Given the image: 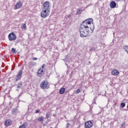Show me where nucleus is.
<instances>
[{"label":"nucleus","mask_w":128,"mask_h":128,"mask_svg":"<svg viewBox=\"0 0 128 128\" xmlns=\"http://www.w3.org/2000/svg\"><path fill=\"white\" fill-rule=\"evenodd\" d=\"M44 66H46V64H44L42 66V68H44Z\"/></svg>","instance_id":"26"},{"label":"nucleus","mask_w":128,"mask_h":128,"mask_svg":"<svg viewBox=\"0 0 128 128\" xmlns=\"http://www.w3.org/2000/svg\"><path fill=\"white\" fill-rule=\"evenodd\" d=\"M124 106H126V103H121V108H124Z\"/></svg>","instance_id":"22"},{"label":"nucleus","mask_w":128,"mask_h":128,"mask_svg":"<svg viewBox=\"0 0 128 128\" xmlns=\"http://www.w3.org/2000/svg\"><path fill=\"white\" fill-rule=\"evenodd\" d=\"M115 0V2H120V0Z\"/></svg>","instance_id":"27"},{"label":"nucleus","mask_w":128,"mask_h":128,"mask_svg":"<svg viewBox=\"0 0 128 128\" xmlns=\"http://www.w3.org/2000/svg\"><path fill=\"white\" fill-rule=\"evenodd\" d=\"M12 121L10 119H8L6 120L4 123V126H12Z\"/></svg>","instance_id":"9"},{"label":"nucleus","mask_w":128,"mask_h":128,"mask_svg":"<svg viewBox=\"0 0 128 128\" xmlns=\"http://www.w3.org/2000/svg\"><path fill=\"white\" fill-rule=\"evenodd\" d=\"M84 126L86 128H90L92 127V121L88 120L84 123Z\"/></svg>","instance_id":"5"},{"label":"nucleus","mask_w":128,"mask_h":128,"mask_svg":"<svg viewBox=\"0 0 128 128\" xmlns=\"http://www.w3.org/2000/svg\"><path fill=\"white\" fill-rule=\"evenodd\" d=\"M30 66H36V63L34 62H30Z\"/></svg>","instance_id":"16"},{"label":"nucleus","mask_w":128,"mask_h":128,"mask_svg":"<svg viewBox=\"0 0 128 128\" xmlns=\"http://www.w3.org/2000/svg\"><path fill=\"white\" fill-rule=\"evenodd\" d=\"M70 126V123H68L67 124H66V128H69Z\"/></svg>","instance_id":"25"},{"label":"nucleus","mask_w":128,"mask_h":128,"mask_svg":"<svg viewBox=\"0 0 128 128\" xmlns=\"http://www.w3.org/2000/svg\"><path fill=\"white\" fill-rule=\"evenodd\" d=\"M80 89H77L75 92L76 94H80Z\"/></svg>","instance_id":"20"},{"label":"nucleus","mask_w":128,"mask_h":128,"mask_svg":"<svg viewBox=\"0 0 128 128\" xmlns=\"http://www.w3.org/2000/svg\"><path fill=\"white\" fill-rule=\"evenodd\" d=\"M124 126V124H122V126Z\"/></svg>","instance_id":"28"},{"label":"nucleus","mask_w":128,"mask_h":128,"mask_svg":"<svg viewBox=\"0 0 128 128\" xmlns=\"http://www.w3.org/2000/svg\"><path fill=\"white\" fill-rule=\"evenodd\" d=\"M50 6L49 2H44V8L42 11L40 13V16H50Z\"/></svg>","instance_id":"2"},{"label":"nucleus","mask_w":128,"mask_h":128,"mask_svg":"<svg viewBox=\"0 0 128 128\" xmlns=\"http://www.w3.org/2000/svg\"><path fill=\"white\" fill-rule=\"evenodd\" d=\"M82 10H81L80 8L78 9L76 11V14H78V16H80V14H82Z\"/></svg>","instance_id":"14"},{"label":"nucleus","mask_w":128,"mask_h":128,"mask_svg":"<svg viewBox=\"0 0 128 128\" xmlns=\"http://www.w3.org/2000/svg\"><path fill=\"white\" fill-rule=\"evenodd\" d=\"M50 118V112H47L46 114V118H47V120H48Z\"/></svg>","instance_id":"19"},{"label":"nucleus","mask_w":128,"mask_h":128,"mask_svg":"<svg viewBox=\"0 0 128 128\" xmlns=\"http://www.w3.org/2000/svg\"><path fill=\"white\" fill-rule=\"evenodd\" d=\"M120 74V72L118 70L114 69L112 71V76H118Z\"/></svg>","instance_id":"10"},{"label":"nucleus","mask_w":128,"mask_h":128,"mask_svg":"<svg viewBox=\"0 0 128 128\" xmlns=\"http://www.w3.org/2000/svg\"><path fill=\"white\" fill-rule=\"evenodd\" d=\"M38 120L39 122H43L44 121V117L43 116H40L38 118Z\"/></svg>","instance_id":"18"},{"label":"nucleus","mask_w":128,"mask_h":128,"mask_svg":"<svg viewBox=\"0 0 128 128\" xmlns=\"http://www.w3.org/2000/svg\"><path fill=\"white\" fill-rule=\"evenodd\" d=\"M116 6V3L114 1H112L110 3V8H114Z\"/></svg>","instance_id":"11"},{"label":"nucleus","mask_w":128,"mask_h":128,"mask_svg":"<svg viewBox=\"0 0 128 128\" xmlns=\"http://www.w3.org/2000/svg\"><path fill=\"white\" fill-rule=\"evenodd\" d=\"M124 50H126V52H128V46H124Z\"/></svg>","instance_id":"17"},{"label":"nucleus","mask_w":128,"mask_h":128,"mask_svg":"<svg viewBox=\"0 0 128 128\" xmlns=\"http://www.w3.org/2000/svg\"><path fill=\"white\" fill-rule=\"evenodd\" d=\"M43 18H46V16H43Z\"/></svg>","instance_id":"30"},{"label":"nucleus","mask_w":128,"mask_h":128,"mask_svg":"<svg viewBox=\"0 0 128 128\" xmlns=\"http://www.w3.org/2000/svg\"><path fill=\"white\" fill-rule=\"evenodd\" d=\"M59 92L60 94H64L66 92V88H62L60 90Z\"/></svg>","instance_id":"12"},{"label":"nucleus","mask_w":128,"mask_h":128,"mask_svg":"<svg viewBox=\"0 0 128 128\" xmlns=\"http://www.w3.org/2000/svg\"><path fill=\"white\" fill-rule=\"evenodd\" d=\"M38 112H40V110H36L35 114H38Z\"/></svg>","instance_id":"24"},{"label":"nucleus","mask_w":128,"mask_h":128,"mask_svg":"<svg viewBox=\"0 0 128 128\" xmlns=\"http://www.w3.org/2000/svg\"><path fill=\"white\" fill-rule=\"evenodd\" d=\"M54 116H56V115L54 114Z\"/></svg>","instance_id":"29"},{"label":"nucleus","mask_w":128,"mask_h":128,"mask_svg":"<svg viewBox=\"0 0 128 128\" xmlns=\"http://www.w3.org/2000/svg\"><path fill=\"white\" fill-rule=\"evenodd\" d=\"M26 122H24L22 125L20 126L18 128H26Z\"/></svg>","instance_id":"13"},{"label":"nucleus","mask_w":128,"mask_h":128,"mask_svg":"<svg viewBox=\"0 0 128 128\" xmlns=\"http://www.w3.org/2000/svg\"><path fill=\"white\" fill-rule=\"evenodd\" d=\"M22 30H24V28H26V24H22V26H21Z\"/></svg>","instance_id":"15"},{"label":"nucleus","mask_w":128,"mask_h":128,"mask_svg":"<svg viewBox=\"0 0 128 128\" xmlns=\"http://www.w3.org/2000/svg\"><path fill=\"white\" fill-rule=\"evenodd\" d=\"M44 74V70L42 68H40L38 70L37 72V76H42Z\"/></svg>","instance_id":"7"},{"label":"nucleus","mask_w":128,"mask_h":128,"mask_svg":"<svg viewBox=\"0 0 128 128\" xmlns=\"http://www.w3.org/2000/svg\"><path fill=\"white\" fill-rule=\"evenodd\" d=\"M22 70H20L18 74L16 76V82L20 80L22 78Z\"/></svg>","instance_id":"6"},{"label":"nucleus","mask_w":128,"mask_h":128,"mask_svg":"<svg viewBox=\"0 0 128 128\" xmlns=\"http://www.w3.org/2000/svg\"><path fill=\"white\" fill-rule=\"evenodd\" d=\"M40 87L42 90H48L50 88V83L48 80H43L40 84Z\"/></svg>","instance_id":"3"},{"label":"nucleus","mask_w":128,"mask_h":128,"mask_svg":"<svg viewBox=\"0 0 128 128\" xmlns=\"http://www.w3.org/2000/svg\"><path fill=\"white\" fill-rule=\"evenodd\" d=\"M12 54H16V49H14V48H12Z\"/></svg>","instance_id":"21"},{"label":"nucleus","mask_w":128,"mask_h":128,"mask_svg":"<svg viewBox=\"0 0 128 128\" xmlns=\"http://www.w3.org/2000/svg\"><path fill=\"white\" fill-rule=\"evenodd\" d=\"M22 6V3L20 1L18 2L15 6V8L14 9L15 10H18V8H20Z\"/></svg>","instance_id":"8"},{"label":"nucleus","mask_w":128,"mask_h":128,"mask_svg":"<svg viewBox=\"0 0 128 128\" xmlns=\"http://www.w3.org/2000/svg\"><path fill=\"white\" fill-rule=\"evenodd\" d=\"M8 38L10 42H12L16 40V36L14 32H12L8 36Z\"/></svg>","instance_id":"4"},{"label":"nucleus","mask_w":128,"mask_h":128,"mask_svg":"<svg viewBox=\"0 0 128 128\" xmlns=\"http://www.w3.org/2000/svg\"><path fill=\"white\" fill-rule=\"evenodd\" d=\"M38 60V58H36V57H34L32 58V60Z\"/></svg>","instance_id":"23"},{"label":"nucleus","mask_w":128,"mask_h":128,"mask_svg":"<svg viewBox=\"0 0 128 128\" xmlns=\"http://www.w3.org/2000/svg\"><path fill=\"white\" fill-rule=\"evenodd\" d=\"M92 22V18H88L85 20L81 24L79 28V32L81 38H86L88 36L90 32L89 26Z\"/></svg>","instance_id":"1"}]
</instances>
